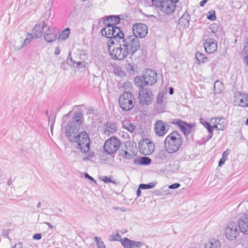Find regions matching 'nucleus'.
<instances>
[{"mask_svg": "<svg viewBox=\"0 0 248 248\" xmlns=\"http://www.w3.org/2000/svg\"><path fill=\"white\" fill-rule=\"evenodd\" d=\"M32 0H20V2L22 5H24L26 7H29L32 4Z\"/></svg>", "mask_w": 248, "mask_h": 248, "instance_id": "58836bf2", "label": "nucleus"}, {"mask_svg": "<svg viewBox=\"0 0 248 248\" xmlns=\"http://www.w3.org/2000/svg\"><path fill=\"white\" fill-rule=\"evenodd\" d=\"M139 98L142 105H149L153 101V94L151 91L142 89L139 92Z\"/></svg>", "mask_w": 248, "mask_h": 248, "instance_id": "2eb2a0df", "label": "nucleus"}, {"mask_svg": "<svg viewBox=\"0 0 248 248\" xmlns=\"http://www.w3.org/2000/svg\"><path fill=\"white\" fill-rule=\"evenodd\" d=\"M120 210L123 212H125L126 210L124 208H120Z\"/></svg>", "mask_w": 248, "mask_h": 248, "instance_id": "69168bd1", "label": "nucleus"}, {"mask_svg": "<svg viewBox=\"0 0 248 248\" xmlns=\"http://www.w3.org/2000/svg\"><path fill=\"white\" fill-rule=\"evenodd\" d=\"M124 157L126 159H131L134 156V153L132 151H130L128 152L126 151L124 152Z\"/></svg>", "mask_w": 248, "mask_h": 248, "instance_id": "ea45409f", "label": "nucleus"}, {"mask_svg": "<svg viewBox=\"0 0 248 248\" xmlns=\"http://www.w3.org/2000/svg\"><path fill=\"white\" fill-rule=\"evenodd\" d=\"M234 102L236 105L242 107H248V95L247 94H238L236 96Z\"/></svg>", "mask_w": 248, "mask_h": 248, "instance_id": "412c9836", "label": "nucleus"}, {"mask_svg": "<svg viewBox=\"0 0 248 248\" xmlns=\"http://www.w3.org/2000/svg\"><path fill=\"white\" fill-rule=\"evenodd\" d=\"M140 188H138L137 191V196L138 197H139L140 196V194H141V190L140 189Z\"/></svg>", "mask_w": 248, "mask_h": 248, "instance_id": "13d9d810", "label": "nucleus"}, {"mask_svg": "<svg viewBox=\"0 0 248 248\" xmlns=\"http://www.w3.org/2000/svg\"><path fill=\"white\" fill-rule=\"evenodd\" d=\"M190 16L188 14H184L179 19V25L184 28L188 27L189 24Z\"/></svg>", "mask_w": 248, "mask_h": 248, "instance_id": "a878e982", "label": "nucleus"}, {"mask_svg": "<svg viewBox=\"0 0 248 248\" xmlns=\"http://www.w3.org/2000/svg\"><path fill=\"white\" fill-rule=\"evenodd\" d=\"M173 123L176 124L185 135L189 133L191 129V125L190 124H186L183 121L176 120V121Z\"/></svg>", "mask_w": 248, "mask_h": 248, "instance_id": "4be33fe9", "label": "nucleus"}, {"mask_svg": "<svg viewBox=\"0 0 248 248\" xmlns=\"http://www.w3.org/2000/svg\"><path fill=\"white\" fill-rule=\"evenodd\" d=\"M60 50L59 47H56L55 51V54H56V55H58L60 54Z\"/></svg>", "mask_w": 248, "mask_h": 248, "instance_id": "4d7b16f0", "label": "nucleus"}, {"mask_svg": "<svg viewBox=\"0 0 248 248\" xmlns=\"http://www.w3.org/2000/svg\"><path fill=\"white\" fill-rule=\"evenodd\" d=\"M140 150L145 155H151L155 150V145L149 139H143L139 142Z\"/></svg>", "mask_w": 248, "mask_h": 248, "instance_id": "ddd939ff", "label": "nucleus"}, {"mask_svg": "<svg viewBox=\"0 0 248 248\" xmlns=\"http://www.w3.org/2000/svg\"><path fill=\"white\" fill-rule=\"evenodd\" d=\"M217 27V25L216 24H212L210 27V29L212 30V32L215 33L217 31V30L215 29Z\"/></svg>", "mask_w": 248, "mask_h": 248, "instance_id": "3c124183", "label": "nucleus"}, {"mask_svg": "<svg viewBox=\"0 0 248 248\" xmlns=\"http://www.w3.org/2000/svg\"><path fill=\"white\" fill-rule=\"evenodd\" d=\"M105 19H108V23L110 25H115L118 24L120 20V17L118 16H111L106 17Z\"/></svg>", "mask_w": 248, "mask_h": 248, "instance_id": "2f4dec72", "label": "nucleus"}, {"mask_svg": "<svg viewBox=\"0 0 248 248\" xmlns=\"http://www.w3.org/2000/svg\"><path fill=\"white\" fill-rule=\"evenodd\" d=\"M41 233H36L33 236V238L35 240H40L41 239Z\"/></svg>", "mask_w": 248, "mask_h": 248, "instance_id": "de8ad7c7", "label": "nucleus"}, {"mask_svg": "<svg viewBox=\"0 0 248 248\" xmlns=\"http://www.w3.org/2000/svg\"><path fill=\"white\" fill-rule=\"evenodd\" d=\"M116 130V126L112 123L106 124L103 128V133L104 135L109 136L110 134L114 133Z\"/></svg>", "mask_w": 248, "mask_h": 248, "instance_id": "393cba45", "label": "nucleus"}, {"mask_svg": "<svg viewBox=\"0 0 248 248\" xmlns=\"http://www.w3.org/2000/svg\"><path fill=\"white\" fill-rule=\"evenodd\" d=\"M240 231L244 234H248V214L242 215L238 221Z\"/></svg>", "mask_w": 248, "mask_h": 248, "instance_id": "a211bd4d", "label": "nucleus"}, {"mask_svg": "<svg viewBox=\"0 0 248 248\" xmlns=\"http://www.w3.org/2000/svg\"><path fill=\"white\" fill-rule=\"evenodd\" d=\"M121 237L120 234L116 232L110 235L108 240L110 242L120 240L124 248H140L143 245L142 242L131 240L127 238L121 239Z\"/></svg>", "mask_w": 248, "mask_h": 248, "instance_id": "1a4fd4ad", "label": "nucleus"}, {"mask_svg": "<svg viewBox=\"0 0 248 248\" xmlns=\"http://www.w3.org/2000/svg\"><path fill=\"white\" fill-rule=\"evenodd\" d=\"M121 144L120 140L114 137H111L104 143V149L108 154L111 155L115 153L119 148Z\"/></svg>", "mask_w": 248, "mask_h": 248, "instance_id": "9b49d317", "label": "nucleus"}, {"mask_svg": "<svg viewBox=\"0 0 248 248\" xmlns=\"http://www.w3.org/2000/svg\"><path fill=\"white\" fill-rule=\"evenodd\" d=\"M221 84L220 82L219 81H216L215 83V84H214V88H216V86L217 85H218V84Z\"/></svg>", "mask_w": 248, "mask_h": 248, "instance_id": "0e129e2a", "label": "nucleus"}, {"mask_svg": "<svg viewBox=\"0 0 248 248\" xmlns=\"http://www.w3.org/2000/svg\"><path fill=\"white\" fill-rule=\"evenodd\" d=\"M229 155V153H227V151H225L223 152V155H222V157H225V159L227 160V156H228V155Z\"/></svg>", "mask_w": 248, "mask_h": 248, "instance_id": "6e6d98bb", "label": "nucleus"}, {"mask_svg": "<svg viewBox=\"0 0 248 248\" xmlns=\"http://www.w3.org/2000/svg\"><path fill=\"white\" fill-rule=\"evenodd\" d=\"M174 91L172 87H170L169 89V93L170 94H172L173 93Z\"/></svg>", "mask_w": 248, "mask_h": 248, "instance_id": "bf43d9fd", "label": "nucleus"}, {"mask_svg": "<svg viewBox=\"0 0 248 248\" xmlns=\"http://www.w3.org/2000/svg\"><path fill=\"white\" fill-rule=\"evenodd\" d=\"M155 186V184L153 183H150L148 184H140L139 186V188L145 189L152 188Z\"/></svg>", "mask_w": 248, "mask_h": 248, "instance_id": "e433bc0d", "label": "nucleus"}, {"mask_svg": "<svg viewBox=\"0 0 248 248\" xmlns=\"http://www.w3.org/2000/svg\"><path fill=\"white\" fill-rule=\"evenodd\" d=\"M169 153L164 149L159 150L156 155V158L161 161L167 160L169 159Z\"/></svg>", "mask_w": 248, "mask_h": 248, "instance_id": "cd10ccee", "label": "nucleus"}, {"mask_svg": "<svg viewBox=\"0 0 248 248\" xmlns=\"http://www.w3.org/2000/svg\"><path fill=\"white\" fill-rule=\"evenodd\" d=\"M32 38H33L32 35L30 33H28L26 36V38L24 39L23 42L22 41V40H20L21 44L19 46H16V48L17 49H21L24 46L28 45L31 42V41L32 40Z\"/></svg>", "mask_w": 248, "mask_h": 248, "instance_id": "c756f323", "label": "nucleus"}, {"mask_svg": "<svg viewBox=\"0 0 248 248\" xmlns=\"http://www.w3.org/2000/svg\"><path fill=\"white\" fill-rule=\"evenodd\" d=\"M57 38V32L54 28H49L44 33V39L47 42H52L55 41Z\"/></svg>", "mask_w": 248, "mask_h": 248, "instance_id": "aec40b11", "label": "nucleus"}, {"mask_svg": "<svg viewBox=\"0 0 248 248\" xmlns=\"http://www.w3.org/2000/svg\"><path fill=\"white\" fill-rule=\"evenodd\" d=\"M205 248H221V243L219 240L211 238L206 243Z\"/></svg>", "mask_w": 248, "mask_h": 248, "instance_id": "bb28decb", "label": "nucleus"}, {"mask_svg": "<svg viewBox=\"0 0 248 248\" xmlns=\"http://www.w3.org/2000/svg\"><path fill=\"white\" fill-rule=\"evenodd\" d=\"M77 14V9H74L73 11L70 13V16L73 17L74 16H76Z\"/></svg>", "mask_w": 248, "mask_h": 248, "instance_id": "09e8293b", "label": "nucleus"}, {"mask_svg": "<svg viewBox=\"0 0 248 248\" xmlns=\"http://www.w3.org/2000/svg\"><path fill=\"white\" fill-rule=\"evenodd\" d=\"M52 3H53V0H52L51 1V5L50 6L48 7L47 10V12L46 14V15H45V16L46 17H47V18H49L51 15V5L52 4Z\"/></svg>", "mask_w": 248, "mask_h": 248, "instance_id": "79ce46f5", "label": "nucleus"}, {"mask_svg": "<svg viewBox=\"0 0 248 248\" xmlns=\"http://www.w3.org/2000/svg\"><path fill=\"white\" fill-rule=\"evenodd\" d=\"M180 186V184L179 183H174L169 186V188L170 189H176Z\"/></svg>", "mask_w": 248, "mask_h": 248, "instance_id": "a18cd8bd", "label": "nucleus"}, {"mask_svg": "<svg viewBox=\"0 0 248 248\" xmlns=\"http://www.w3.org/2000/svg\"><path fill=\"white\" fill-rule=\"evenodd\" d=\"M164 95L162 93H159L158 94L157 98V103L159 104H162L163 102Z\"/></svg>", "mask_w": 248, "mask_h": 248, "instance_id": "a19ab883", "label": "nucleus"}, {"mask_svg": "<svg viewBox=\"0 0 248 248\" xmlns=\"http://www.w3.org/2000/svg\"><path fill=\"white\" fill-rule=\"evenodd\" d=\"M123 43V46L125 47L129 55H133L136 51L140 49V41L135 36L129 35L124 37V36L121 40Z\"/></svg>", "mask_w": 248, "mask_h": 248, "instance_id": "423d86ee", "label": "nucleus"}, {"mask_svg": "<svg viewBox=\"0 0 248 248\" xmlns=\"http://www.w3.org/2000/svg\"><path fill=\"white\" fill-rule=\"evenodd\" d=\"M75 140L70 141L76 143V148L82 154L88 153L90 150V140L88 134L81 132L76 137Z\"/></svg>", "mask_w": 248, "mask_h": 248, "instance_id": "39448f33", "label": "nucleus"}, {"mask_svg": "<svg viewBox=\"0 0 248 248\" xmlns=\"http://www.w3.org/2000/svg\"><path fill=\"white\" fill-rule=\"evenodd\" d=\"M122 126L124 128L130 133H133L136 128V127L134 124L127 120L123 122Z\"/></svg>", "mask_w": 248, "mask_h": 248, "instance_id": "c85d7f7f", "label": "nucleus"}, {"mask_svg": "<svg viewBox=\"0 0 248 248\" xmlns=\"http://www.w3.org/2000/svg\"><path fill=\"white\" fill-rule=\"evenodd\" d=\"M201 123L207 129L209 134L207 136V140H209L213 136V129H216L217 130H223L227 126V122L222 117L212 118L208 122L201 119Z\"/></svg>", "mask_w": 248, "mask_h": 248, "instance_id": "f03ea898", "label": "nucleus"}, {"mask_svg": "<svg viewBox=\"0 0 248 248\" xmlns=\"http://www.w3.org/2000/svg\"><path fill=\"white\" fill-rule=\"evenodd\" d=\"M102 181L106 183L113 182V181L111 180L110 177H108L106 176H103L102 178Z\"/></svg>", "mask_w": 248, "mask_h": 248, "instance_id": "c03bdc74", "label": "nucleus"}, {"mask_svg": "<svg viewBox=\"0 0 248 248\" xmlns=\"http://www.w3.org/2000/svg\"><path fill=\"white\" fill-rule=\"evenodd\" d=\"M226 160V159H225V157L224 156L222 157V158L219 161L218 166L219 167L221 166L223 164H224Z\"/></svg>", "mask_w": 248, "mask_h": 248, "instance_id": "49530a36", "label": "nucleus"}, {"mask_svg": "<svg viewBox=\"0 0 248 248\" xmlns=\"http://www.w3.org/2000/svg\"><path fill=\"white\" fill-rule=\"evenodd\" d=\"M50 228H53V226L49 223L46 222L45 223Z\"/></svg>", "mask_w": 248, "mask_h": 248, "instance_id": "e2e57ef3", "label": "nucleus"}, {"mask_svg": "<svg viewBox=\"0 0 248 248\" xmlns=\"http://www.w3.org/2000/svg\"><path fill=\"white\" fill-rule=\"evenodd\" d=\"M89 159V157H83V159L84 160H88Z\"/></svg>", "mask_w": 248, "mask_h": 248, "instance_id": "774afa93", "label": "nucleus"}, {"mask_svg": "<svg viewBox=\"0 0 248 248\" xmlns=\"http://www.w3.org/2000/svg\"><path fill=\"white\" fill-rule=\"evenodd\" d=\"M151 162V159L149 157L144 156L140 158L139 162V164L148 165Z\"/></svg>", "mask_w": 248, "mask_h": 248, "instance_id": "f704fd0d", "label": "nucleus"}, {"mask_svg": "<svg viewBox=\"0 0 248 248\" xmlns=\"http://www.w3.org/2000/svg\"><path fill=\"white\" fill-rule=\"evenodd\" d=\"M67 62L68 64L73 66L74 67L80 69L86 66L84 62H77L72 58L71 53L68 55L67 59Z\"/></svg>", "mask_w": 248, "mask_h": 248, "instance_id": "b1692460", "label": "nucleus"}, {"mask_svg": "<svg viewBox=\"0 0 248 248\" xmlns=\"http://www.w3.org/2000/svg\"><path fill=\"white\" fill-rule=\"evenodd\" d=\"M135 98L134 96L128 92H124L119 98V102L121 108L124 110H129L134 107Z\"/></svg>", "mask_w": 248, "mask_h": 248, "instance_id": "9d476101", "label": "nucleus"}, {"mask_svg": "<svg viewBox=\"0 0 248 248\" xmlns=\"http://www.w3.org/2000/svg\"><path fill=\"white\" fill-rule=\"evenodd\" d=\"M70 34V29L69 28L65 29L60 34L59 40H64L69 37Z\"/></svg>", "mask_w": 248, "mask_h": 248, "instance_id": "72a5a7b5", "label": "nucleus"}, {"mask_svg": "<svg viewBox=\"0 0 248 248\" xmlns=\"http://www.w3.org/2000/svg\"><path fill=\"white\" fill-rule=\"evenodd\" d=\"M145 83L149 85H152L157 81L156 73L151 69H147L143 75Z\"/></svg>", "mask_w": 248, "mask_h": 248, "instance_id": "f3484780", "label": "nucleus"}, {"mask_svg": "<svg viewBox=\"0 0 248 248\" xmlns=\"http://www.w3.org/2000/svg\"><path fill=\"white\" fill-rule=\"evenodd\" d=\"M133 35L137 38H144L148 33V28L146 25L142 23L135 24L132 28Z\"/></svg>", "mask_w": 248, "mask_h": 248, "instance_id": "4468645a", "label": "nucleus"}, {"mask_svg": "<svg viewBox=\"0 0 248 248\" xmlns=\"http://www.w3.org/2000/svg\"><path fill=\"white\" fill-rule=\"evenodd\" d=\"M195 57L196 60L200 63H205L208 61L207 58L203 54L199 52L195 54Z\"/></svg>", "mask_w": 248, "mask_h": 248, "instance_id": "473e14b6", "label": "nucleus"}, {"mask_svg": "<svg viewBox=\"0 0 248 248\" xmlns=\"http://www.w3.org/2000/svg\"><path fill=\"white\" fill-rule=\"evenodd\" d=\"M134 82L135 85L140 89L148 85L145 83V80H144L143 76L136 77L134 79Z\"/></svg>", "mask_w": 248, "mask_h": 248, "instance_id": "7c9ffc66", "label": "nucleus"}, {"mask_svg": "<svg viewBox=\"0 0 248 248\" xmlns=\"http://www.w3.org/2000/svg\"><path fill=\"white\" fill-rule=\"evenodd\" d=\"M182 144L180 135L176 131H173L168 135L164 141V149L169 154H173L177 152Z\"/></svg>", "mask_w": 248, "mask_h": 248, "instance_id": "7ed1b4c3", "label": "nucleus"}, {"mask_svg": "<svg viewBox=\"0 0 248 248\" xmlns=\"http://www.w3.org/2000/svg\"><path fill=\"white\" fill-rule=\"evenodd\" d=\"M204 47L207 53H214L217 49V42L214 39H208L204 43Z\"/></svg>", "mask_w": 248, "mask_h": 248, "instance_id": "6ab92c4d", "label": "nucleus"}, {"mask_svg": "<svg viewBox=\"0 0 248 248\" xmlns=\"http://www.w3.org/2000/svg\"><path fill=\"white\" fill-rule=\"evenodd\" d=\"M82 123V116L80 113H76L73 119L65 127V134L69 141L75 140L78 134L79 129Z\"/></svg>", "mask_w": 248, "mask_h": 248, "instance_id": "20e7f679", "label": "nucleus"}, {"mask_svg": "<svg viewBox=\"0 0 248 248\" xmlns=\"http://www.w3.org/2000/svg\"><path fill=\"white\" fill-rule=\"evenodd\" d=\"M13 248H23L22 244L21 243L19 242L16 244Z\"/></svg>", "mask_w": 248, "mask_h": 248, "instance_id": "864d4df0", "label": "nucleus"}, {"mask_svg": "<svg viewBox=\"0 0 248 248\" xmlns=\"http://www.w3.org/2000/svg\"><path fill=\"white\" fill-rule=\"evenodd\" d=\"M85 177L86 178H88L89 180H92L95 183H96V181L95 180H94V179L90 175H89L88 173H86L85 174Z\"/></svg>", "mask_w": 248, "mask_h": 248, "instance_id": "603ef678", "label": "nucleus"}, {"mask_svg": "<svg viewBox=\"0 0 248 248\" xmlns=\"http://www.w3.org/2000/svg\"><path fill=\"white\" fill-rule=\"evenodd\" d=\"M20 44H21V43H20V40H17L16 41V42H15L14 45H13V46L14 47L15 49V50H19L20 49H17V48H16V46H20Z\"/></svg>", "mask_w": 248, "mask_h": 248, "instance_id": "8fccbe9b", "label": "nucleus"}, {"mask_svg": "<svg viewBox=\"0 0 248 248\" xmlns=\"http://www.w3.org/2000/svg\"><path fill=\"white\" fill-rule=\"evenodd\" d=\"M118 42L120 43V45H116L114 46H112L110 45H108V50L112 59L122 61L127 57L129 53L125 47L123 46V43L121 41Z\"/></svg>", "mask_w": 248, "mask_h": 248, "instance_id": "0eeeda50", "label": "nucleus"}, {"mask_svg": "<svg viewBox=\"0 0 248 248\" xmlns=\"http://www.w3.org/2000/svg\"><path fill=\"white\" fill-rule=\"evenodd\" d=\"M244 50L245 53L248 55V46H244Z\"/></svg>", "mask_w": 248, "mask_h": 248, "instance_id": "052dcab7", "label": "nucleus"}, {"mask_svg": "<svg viewBox=\"0 0 248 248\" xmlns=\"http://www.w3.org/2000/svg\"><path fill=\"white\" fill-rule=\"evenodd\" d=\"M103 24L105 27L102 29L101 34L103 36L110 39L108 41V46L114 45L115 42H120L124 36V34L120 29L115 25H110L108 23V19L104 20Z\"/></svg>", "mask_w": 248, "mask_h": 248, "instance_id": "f257e3e1", "label": "nucleus"}, {"mask_svg": "<svg viewBox=\"0 0 248 248\" xmlns=\"http://www.w3.org/2000/svg\"><path fill=\"white\" fill-rule=\"evenodd\" d=\"M94 239L95 240L97 248H106V246L104 245V242L100 238L96 236L94 237Z\"/></svg>", "mask_w": 248, "mask_h": 248, "instance_id": "c9c22d12", "label": "nucleus"}, {"mask_svg": "<svg viewBox=\"0 0 248 248\" xmlns=\"http://www.w3.org/2000/svg\"><path fill=\"white\" fill-rule=\"evenodd\" d=\"M208 0H203L200 3V5L201 6H203L205 3L207 2Z\"/></svg>", "mask_w": 248, "mask_h": 248, "instance_id": "5fc2aeb1", "label": "nucleus"}, {"mask_svg": "<svg viewBox=\"0 0 248 248\" xmlns=\"http://www.w3.org/2000/svg\"><path fill=\"white\" fill-rule=\"evenodd\" d=\"M209 15L207 16V18L211 20H215L216 18V15L215 12H213V13H209Z\"/></svg>", "mask_w": 248, "mask_h": 248, "instance_id": "37998d69", "label": "nucleus"}, {"mask_svg": "<svg viewBox=\"0 0 248 248\" xmlns=\"http://www.w3.org/2000/svg\"><path fill=\"white\" fill-rule=\"evenodd\" d=\"M244 62L246 64L248 65V57H245Z\"/></svg>", "mask_w": 248, "mask_h": 248, "instance_id": "680f3d73", "label": "nucleus"}, {"mask_svg": "<svg viewBox=\"0 0 248 248\" xmlns=\"http://www.w3.org/2000/svg\"><path fill=\"white\" fill-rule=\"evenodd\" d=\"M127 70L130 73L133 74L135 71V67L134 65L129 63L126 66Z\"/></svg>", "mask_w": 248, "mask_h": 248, "instance_id": "4c0bfd02", "label": "nucleus"}, {"mask_svg": "<svg viewBox=\"0 0 248 248\" xmlns=\"http://www.w3.org/2000/svg\"><path fill=\"white\" fill-rule=\"evenodd\" d=\"M46 25L45 24V22H40L37 24L32 30L33 34L36 38H40L42 35L44 27Z\"/></svg>", "mask_w": 248, "mask_h": 248, "instance_id": "5701e85b", "label": "nucleus"}, {"mask_svg": "<svg viewBox=\"0 0 248 248\" xmlns=\"http://www.w3.org/2000/svg\"><path fill=\"white\" fill-rule=\"evenodd\" d=\"M247 41L245 43V46H248V38H247Z\"/></svg>", "mask_w": 248, "mask_h": 248, "instance_id": "338daca9", "label": "nucleus"}, {"mask_svg": "<svg viewBox=\"0 0 248 248\" xmlns=\"http://www.w3.org/2000/svg\"><path fill=\"white\" fill-rule=\"evenodd\" d=\"M169 126L161 120L156 121L154 125L155 134L160 137L164 136L168 132Z\"/></svg>", "mask_w": 248, "mask_h": 248, "instance_id": "dca6fc26", "label": "nucleus"}, {"mask_svg": "<svg viewBox=\"0 0 248 248\" xmlns=\"http://www.w3.org/2000/svg\"><path fill=\"white\" fill-rule=\"evenodd\" d=\"M225 236L229 241L236 239L238 235L237 225L234 222H230L226 224L224 229Z\"/></svg>", "mask_w": 248, "mask_h": 248, "instance_id": "f8f14e48", "label": "nucleus"}, {"mask_svg": "<svg viewBox=\"0 0 248 248\" xmlns=\"http://www.w3.org/2000/svg\"><path fill=\"white\" fill-rule=\"evenodd\" d=\"M152 1L155 6L159 7L163 13L170 15L174 12L179 0H152Z\"/></svg>", "mask_w": 248, "mask_h": 248, "instance_id": "6e6552de", "label": "nucleus"}]
</instances>
